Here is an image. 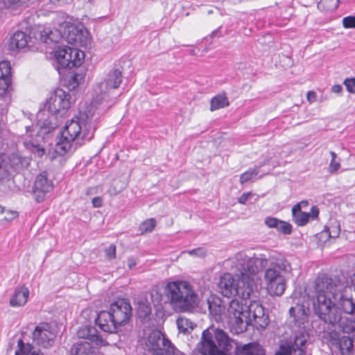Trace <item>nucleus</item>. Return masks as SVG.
Instances as JSON below:
<instances>
[{"instance_id":"obj_16","label":"nucleus","mask_w":355,"mask_h":355,"mask_svg":"<svg viewBox=\"0 0 355 355\" xmlns=\"http://www.w3.org/2000/svg\"><path fill=\"white\" fill-rule=\"evenodd\" d=\"M61 31V38H64L69 44L74 46H83L85 44L83 31L70 22L64 21L59 25Z\"/></svg>"},{"instance_id":"obj_38","label":"nucleus","mask_w":355,"mask_h":355,"mask_svg":"<svg viewBox=\"0 0 355 355\" xmlns=\"http://www.w3.org/2000/svg\"><path fill=\"white\" fill-rule=\"evenodd\" d=\"M330 155L331 159L329 164V171L330 173H334L340 168V164L336 161L337 155L334 151H331Z\"/></svg>"},{"instance_id":"obj_7","label":"nucleus","mask_w":355,"mask_h":355,"mask_svg":"<svg viewBox=\"0 0 355 355\" xmlns=\"http://www.w3.org/2000/svg\"><path fill=\"white\" fill-rule=\"evenodd\" d=\"M340 308L333 302L331 309H336L339 321L326 322L333 327H337L343 333L351 334L355 331V302L352 298H343L340 301Z\"/></svg>"},{"instance_id":"obj_4","label":"nucleus","mask_w":355,"mask_h":355,"mask_svg":"<svg viewBox=\"0 0 355 355\" xmlns=\"http://www.w3.org/2000/svg\"><path fill=\"white\" fill-rule=\"evenodd\" d=\"M132 309L125 299H118L110 304L108 311H100L96 324L105 332L115 333L118 328L127 324L131 318Z\"/></svg>"},{"instance_id":"obj_41","label":"nucleus","mask_w":355,"mask_h":355,"mask_svg":"<svg viewBox=\"0 0 355 355\" xmlns=\"http://www.w3.org/2000/svg\"><path fill=\"white\" fill-rule=\"evenodd\" d=\"M3 214H5L3 220L6 221H11L19 216L18 211L15 210H6L5 209Z\"/></svg>"},{"instance_id":"obj_51","label":"nucleus","mask_w":355,"mask_h":355,"mask_svg":"<svg viewBox=\"0 0 355 355\" xmlns=\"http://www.w3.org/2000/svg\"><path fill=\"white\" fill-rule=\"evenodd\" d=\"M350 283L352 286L354 288V291H355V272L350 277Z\"/></svg>"},{"instance_id":"obj_6","label":"nucleus","mask_w":355,"mask_h":355,"mask_svg":"<svg viewBox=\"0 0 355 355\" xmlns=\"http://www.w3.org/2000/svg\"><path fill=\"white\" fill-rule=\"evenodd\" d=\"M291 270L290 263L284 257L274 258L270 266L264 272L266 289L268 294L272 296H281L286 287V280L283 272Z\"/></svg>"},{"instance_id":"obj_2","label":"nucleus","mask_w":355,"mask_h":355,"mask_svg":"<svg viewBox=\"0 0 355 355\" xmlns=\"http://www.w3.org/2000/svg\"><path fill=\"white\" fill-rule=\"evenodd\" d=\"M337 285L327 273H319L315 279V300L313 307L316 315L324 322L339 321L336 309H331L335 298Z\"/></svg>"},{"instance_id":"obj_31","label":"nucleus","mask_w":355,"mask_h":355,"mask_svg":"<svg viewBox=\"0 0 355 355\" xmlns=\"http://www.w3.org/2000/svg\"><path fill=\"white\" fill-rule=\"evenodd\" d=\"M339 0H320L318 3V8L324 12H331L337 9Z\"/></svg>"},{"instance_id":"obj_8","label":"nucleus","mask_w":355,"mask_h":355,"mask_svg":"<svg viewBox=\"0 0 355 355\" xmlns=\"http://www.w3.org/2000/svg\"><path fill=\"white\" fill-rule=\"evenodd\" d=\"M94 130L87 122L82 121L79 119H72L66 123L62 135L64 139L69 141H89L94 136Z\"/></svg>"},{"instance_id":"obj_29","label":"nucleus","mask_w":355,"mask_h":355,"mask_svg":"<svg viewBox=\"0 0 355 355\" xmlns=\"http://www.w3.org/2000/svg\"><path fill=\"white\" fill-rule=\"evenodd\" d=\"M209 312L214 316L220 315L224 311V306L221 305V300L216 296H211L207 300Z\"/></svg>"},{"instance_id":"obj_37","label":"nucleus","mask_w":355,"mask_h":355,"mask_svg":"<svg viewBox=\"0 0 355 355\" xmlns=\"http://www.w3.org/2000/svg\"><path fill=\"white\" fill-rule=\"evenodd\" d=\"M8 175L6 164V155L0 153V180Z\"/></svg>"},{"instance_id":"obj_46","label":"nucleus","mask_w":355,"mask_h":355,"mask_svg":"<svg viewBox=\"0 0 355 355\" xmlns=\"http://www.w3.org/2000/svg\"><path fill=\"white\" fill-rule=\"evenodd\" d=\"M306 99L310 103H314L317 100V94L313 91H309L306 94Z\"/></svg>"},{"instance_id":"obj_20","label":"nucleus","mask_w":355,"mask_h":355,"mask_svg":"<svg viewBox=\"0 0 355 355\" xmlns=\"http://www.w3.org/2000/svg\"><path fill=\"white\" fill-rule=\"evenodd\" d=\"M77 336L80 338L89 340L98 346H107L108 343L101 336L96 334V329L90 326H84L77 331Z\"/></svg>"},{"instance_id":"obj_49","label":"nucleus","mask_w":355,"mask_h":355,"mask_svg":"<svg viewBox=\"0 0 355 355\" xmlns=\"http://www.w3.org/2000/svg\"><path fill=\"white\" fill-rule=\"evenodd\" d=\"M137 263V259L134 257H130L128 259V267L129 269H132Z\"/></svg>"},{"instance_id":"obj_32","label":"nucleus","mask_w":355,"mask_h":355,"mask_svg":"<svg viewBox=\"0 0 355 355\" xmlns=\"http://www.w3.org/2000/svg\"><path fill=\"white\" fill-rule=\"evenodd\" d=\"M157 225V221L155 218H150L144 220L139 227L141 234L150 233L154 230Z\"/></svg>"},{"instance_id":"obj_3","label":"nucleus","mask_w":355,"mask_h":355,"mask_svg":"<svg viewBox=\"0 0 355 355\" xmlns=\"http://www.w3.org/2000/svg\"><path fill=\"white\" fill-rule=\"evenodd\" d=\"M165 292L171 307L176 312H191L198 306V295L191 284L187 281L168 282Z\"/></svg>"},{"instance_id":"obj_45","label":"nucleus","mask_w":355,"mask_h":355,"mask_svg":"<svg viewBox=\"0 0 355 355\" xmlns=\"http://www.w3.org/2000/svg\"><path fill=\"white\" fill-rule=\"evenodd\" d=\"M253 196L252 192L243 193L239 198L238 202L242 205L245 204L248 200Z\"/></svg>"},{"instance_id":"obj_48","label":"nucleus","mask_w":355,"mask_h":355,"mask_svg":"<svg viewBox=\"0 0 355 355\" xmlns=\"http://www.w3.org/2000/svg\"><path fill=\"white\" fill-rule=\"evenodd\" d=\"M51 3L59 6L72 3L73 0H50Z\"/></svg>"},{"instance_id":"obj_22","label":"nucleus","mask_w":355,"mask_h":355,"mask_svg":"<svg viewBox=\"0 0 355 355\" xmlns=\"http://www.w3.org/2000/svg\"><path fill=\"white\" fill-rule=\"evenodd\" d=\"M31 37L23 31H16L10 38L9 48L10 49L19 50L28 46Z\"/></svg>"},{"instance_id":"obj_18","label":"nucleus","mask_w":355,"mask_h":355,"mask_svg":"<svg viewBox=\"0 0 355 355\" xmlns=\"http://www.w3.org/2000/svg\"><path fill=\"white\" fill-rule=\"evenodd\" d=\"M200 352L204 355H225L213 340V335L208 329L202 332L200 345Z\"/></svg>"},{"instance_id":"obj_1","label":"nucleus","mask_w":355,"mask_h":355,"mask_svg":"<svg viewBox=\"0 0 355 355\" xmlns=\"http://www.w3.org/2000/svg\"><path fill=\"white\" fill-rule=\"evenodd\" d=\"M236 268L239 272L237 278L229 273H223L218 282L221 294L227 297L238 296L243 300L250 298L253 291V286L259 272L257 257H248L242 252L236 257Z\"/></svg>"},{"instance_id":"obj_39","label":"nucleus","mask_w":355,"mask_h":355,"mask_svg":"<svg viewBox=\"0 0 355 355\" xmlns=\"http://www.w3.org/2000/svg\"><path fill=\"white\" fill-rule=\"evenodd\" d=\"M257 174L255 171H248L242 173L240 176V182L241 184L250 180L254 176Z\"/></svg>"},{"instance_id":"obj_10","label":"nucleus","mask_w":355,"mask_h":355,"mask_svg":"<svg viewBox=\"0 0 355 355\" xmlns=\"http://www.w3.org/2000/svg\"><path fill=\"white\" fill-rule=\"evenodd\" d=\"M54 58L62 68L72 69L83 64L85 53L76 48L60 46L54 51Z\"/></svg>"},{"instance_id":"obj_9","label":"nucleus","mask_w":355,"mask_h":355,"mask_svg":"<svg viewBox=\"0 0 355 355\" xmlns=\"http://www.w3.org/2000/svg\"><path fill=\"white\" fill-rule=\"evenodd\" d=\"M72 105L71 95L58 88L46 100L44 107L52 114L64 116Z\"/></svg>"},{"instance_id":"obj_54","label":"nucleus","mask_w":355,"mask_h":355,"mask_svg":"<svg viewBox=\"0 0 355 355\" xmlns=\"http://www.w3.org/2000/svg\"><path fill=\"white\" fill-rule=\"evenodd\" d=\"M202 250L201 248L193 249L189 252V254H191V255L197 254V252L199 250Z\"/></svg>"},{"instance_id":"obj_13","label":"nucleus","mask_w":355,"mask_h":355,"mask_svg":"<svg viewBox=\"0 0 355 355\" xmlns=\"http://www.w3.org/2000/svg\"><path fill=\"white\" fill-rule=\"evenodd\" d=\"M306 342L305 336L300 334L296 336L293 340L282 341L275 355H305Z\"/></svg>"},{"instance_id":"obj_50","label":"nucleus","mask_w":355,"mask_h":355,"mask_svg":"<svg viewBox=\"0 0 355 355\" xmlns=\"http://www.w3.org/2000/svg\"><path fill=\"white\" fill-rule=\"evenodd\" d=\"M342 89V87L340 85H335L332 87V91L334 93H340Z\"/></svg>"},{"instance_id":"obj_43","label":"nucleus","mask_w":355,"mask_h":355,"mask_svg":"<svg viewBox=\"0 0 355 355\" xmlns=\"http://www.w3.org/2000/svg\"><path fill=\"white\" fill-rule=\"evenodd\" d=\"M105 254L108 259H114L116 256V248L114 244H111L107 249H105Z\"/></svg>"},{"instance_id":"obj_23","label":"nucleus","mask_w":355,"mask_h":355,"mask_svg":"<svg viewBox=\"0 0 355 355\" xmlns=\"http://www.w3.org/2000/svg\"><path fill=\"white\" fill-rule=\"evenodd\" d=\"M236 354V355H266L264 349L256 342L237 347Z\"/></svg>"},{"instance_id":"obj_56","label":"nucleus","mask_w":355,"mask_h":355,"mask_svg":"<svg viewBox=\"0 0 355 355\" xmlns=\"http://www.w3.org/2000/svg\"><path fill=\"white\" fill-rule=\"evenodd\" d=\"M4 212V207L0 205V216L3 215Z\"/></svg>"},{"instance_id":"obj_42","label":"nucleus","mask_w":355,"mask_h":355,"mask_svg":"<svg viewBox=\"0 0 355 355\" xmlns=\"http://www.w3.org/2000/svg\"><path fill=\"white\" fill-rule=\"evenodd\" d=\"M343 83L348 92L355 94V78H346Z\"/></svg>"},{"instance_id":"obj_36","label":"nucleus","mask_w":355,"mask_h":355,"mask_svg":"<svg viewBox=\"0 0 355 355\" xmlns=\"http://www.w3.org/2000/svg\"><path fill=\"white\" fill-rule=\"evenodd\" d=\"M276 230L284 234H290L293 231V227L291 223L286 221L279 220Z\"/></svg>"},{"instance_id":"obj_52","label":"nucleus","mask_w":355,"mask_h":355,"mask_svg":"<svg viewBox=\"0 0 355 355\" xmlns=\"http://www.w3.org/2000/svg\"><path fill=\"white\" fill-rule=\"evenodd\" d=\"M297 204H300V209L303 207H306L309 205V202L307 200H302L300 202H298Z\"/></svg>"},{"instance_id":"obj_12","label":"nucleus","mask_w":355,"mask_h":355,"mask_svg":"<svg viewBox=\"0 0 355 355\" xmlns=\"http://www.w3.org/2000/svg\"><path fill=\"white\" fill-rule=\"evenodd\" d=\"M55 333L49 322H40L37 325L32 334L33 341L43 347H49L53 345Z\"/></svg>"},{"instance_id":"obj_44","label":"nucleus","mask_w":355,"mask_h":355,"mask_svg":"<svg viewBox=\"0 0 355 355\" xmlns=\"http://www.w3.org/2000/svg\"><path fill=\"white\" fill-rule=\"evenodd\" d=\"M279 219L275 218V217H267L265 219V224L269 227V228H275L277 227V225L279 224Z\"/></svg>"},{"instance_id":"obj_21","label":"nucleus","mask_w":355,"mask_h":355,"mask_svg":"<svg viewBox=\"0 0 355 355\" xmlns=\"http://www.w3.org/2000/svg\"><path fill=\"white\" fill-rule=\"evenodd\" d=\"M29 290L23 285L15 289L13 295L11 296L9 304L12 307H20L24 306L29 298Z\"/></svg>"},{"instance_id":"obj_28","label":"nucleus","mask_w":355,"mask_h":355,"mask_svg":"<svg viewBox=\"0 0 355 355\" xmlns=\"http://www.w3.org/2000/svg\"><path fill=\"white\" fill-rule=\"evenodd\" d=\"M62 35L61 31L55 29V31L44 28L40 33V39L42 42L47 43L49 41L58 42Z\"/></svg>"},{"instance_id":"obj_30","label":"nucleus","mask_w":355,"mask_h":355,"mask_svg":"<svg viewBox=\"0 0 355 355\" xmlns=\"http://www.w3.org/2000/svg\"><path fill=\"white\" fill-rule=\"evenodd\" d=\"M18 350L15 355H42L40 350H35L33 346L28 343H24L22 339L18 340Z\"/></svg>"},{"instance_id":"obj_15","label":"nucleus","mask_w":355,"mask_h":355,"mask_svg":"<svg viewBox=\"0 0 355 355\" xmlns=\"http://www.w3.org/2000/svg\"><path fill=\"white\" fill-rule=\"evenodd\" d=\"M171 345V343L160 331L153 330L148 335L146 346L153 355H164V352Z\"/></svg>"},{"instance_id":"obj_26","label":"nucleus","mask_w":355,"mask_h":355,"mask_svg":"<svg viewBox=\"0 0 355 355\" xmlns=\"http://www.w3.org/2000/svg\"><path fill=\"white\" fill-rule=\"evenodd\" d=\"M122 82V73L119 69L111 71L105 81V87L109 89H116Z\"/></svg>"},{"instance_id":"obj_55","label":"nucleus","mask_w":355,"mask_h":355,"mask_svg":"<svg viewBox=\"0 0 355 355\" xmlns=\"http://www.w3.org/2000/svg\"><path fill=\"white\" fill-rule=\"evenodd\" d=\"M295 308L291 307L289 309V313L291 316H294Z\"/></svg>"},{"instance_id":"obj_24","label":"nucleus","mask_w":355,"mask_h":355,"mask_svg":"<svg viewBox=\"0 0 355 355\" xmlns=\"http://www.w3.org/2000/svg\"><path fill=\"white\" fill-rule=\"evenodd\" d=\"M214 338L217 343L216 346L219 349H222L225 354L231 347V340L227 335L221 329L214 331Z\"/></svg>"},{"instance_id":"obj_33","label":"nucleus","mask_w":355,"mask_h":355,"mask_svg":"<svg viewBox=\"0 0 355 355\" xmlns=\"http://www.w3.org/2000/svg\"><path fill=\"white\" fill-rule=\"evenodd\" d=\"M177 325L180 331L185 333L193 329V324L184 317H180L177 320Z\"/></svg>"},{"instance_id":"obj_14","label":"nucleus","mask_w":355,"mask_h":355,"mask_svg":"<svg viewBox=\"0 0 355 355\" xmlns=\"http://www.w3.org/2000/svg\"><path fill=\"white\" fill-rule=\"evenodd\" d=\"M53 189V182L48 179L47 173L42 172L36 177L32 189V194L35 200L37 202H43L46 198V195Z\"/></svg>"},{"instance_id":"obj_40","label":"nucleus","mask_w":355,"mask_h":355,"mask_svg":"<svg viewBox=\"0 0 355 355\" xmlns=\"http://www.w3.org/2000/svg\"><path fill=\"white\" fill-rule=\"evenodd\" d=\"M343 26L345 28H355V16H347L343 19Z\"/></svg>"},{"instance_id":"obj_35","label":"nucleus","mask_w":355,"mask_h":355,"mask_svg":"<svg viewBox=\"0 0 355 355\" xmlns=\"http://www.w3.org/2000/svg\"><path fill=\"white\" fill-rule=\"evenodd\" d=\"M71 141H72L64 139L62 137L60 141L57 144L56 150L60 154H64L67 153L71 149Z\"/></svg>"},{"instance_id":"obj_53","label":"nucleus","mask_w":355,"mask_h":355,"mask_svg":"<svg viewBox=\"0 0 355 355\" xmlns=\"http://www.w3.org/2000/svg\"><path fill=\"white\" fill-rule=\"evenodd\" d=\"M37 151L40 156H42L45 153V150L43 148H37Z\"/></svg>"},{"instance_id":"obj_25","label":"nucleus","mask_w":355,"mask_h":355,"mask_svg":"<svg viewBox=\"0 0 355 355\" xmlns=\"http://www.w3.org/2000/svg\"><path fill=\"white\" fill-rule=\"evenodd\" d=\"M71 355H92L94 349L90 343L82 341L75 343L71 348Z\"/></svg>"},{"instance_id":"obj_17","label":"nucleus","mask_w":355,"mask_h":355,"mask_svg":"<svg viewBox=\"0 0 355 355\" xmlns=\"http://www.w3.org/2000/svg\"><path fill=\"white\" fill-rule=\"evenodd\" d=\"M318 215L319 209L316 206L311 207L310 213L302 211L300 204H296L292 208L293 220L297 226H304L310 219H316Z\"/></svg>"},{"instance_id":"obj_5","label":"nucleus","mask_w":355,"mask_h":355,"mask_svg":"<svg viewBox=\"0 0 355 355\" xmlns=\"http://www.w3.org/2000/svg\"><path fill=\"white\" fill-rule=\"evenodd\" d=\"M231 322L236 326V331H243L249 324H259V320L264 318V309L258 301H252L244 309L242 302L233 299L227 309Z\"/></svg>"},{"instance_id":"obj_11","label":"nucleus","mask_w":355,"mask_h":355,"mask_svg":"<svg viewBox=\"0 0 355 355\" xmlns=\"http://www.w3.org/2000/svg\"><path fill=\"white\" fill-rule=\"evenodd\" d=\"M340 331L332 329L328 332L329 342L336 346L341 355H355V336H340Z\"/></svg>"},{"instance_id":"obj_47","label":"nucleus","mask_w":355,"mask_h":355,"mask_svg":"<svg viewBox=\"0 0 355 355\" xmlns=\"http://www.w3.org/2000/svg\"><path fill=\"white\" fill-rule=\"evenodd\" d=\"M92 203L94 207L99 208L103 206V200L101 197H94L92 200Z\"/></svg>"},{"instance_id":"obj_34","label":"nucleus","mask_w":355,"mask_h":355,"mask_svg":"<svg viewBox=\"0 0 355 355\" xmlns=\"http://www.w3.org/2000/svg\"><path fill=\"white\" fill-rule=\"evenodd\" d=\"M84 80V77L82 74L74 73L67 81V87L69 89H75L77 88L81 82Z\"/></svg>"},{"instance_id":"obj_19","label":"nucleus","mask_w":355,"mask_h":355,"mask_svg":"<svg viewBox=\"0 0 355 355\" xmlns=\"http://www.w3.org/2000/svg\"><path fill=\"white\" fill-rule=\"evenodd\" d=\"M12 83L11 65L9 61L0 62V96H3L8 91Z\"/></svg>"},{"instance_id":"obj_27","label":"nucleus","mask_w":355,"mask_h":355,"mask_svg":"<svg viewBox=\"0 0 355 355\" xmlns=\"http://www.w3.org/2000/svg\"><path fill=\"white\" fill-rule=\"evenodd\" d=\"M230 105L229 100L225 93L219 94L214 96L210 101V110L214 111L219 110Z\"/></svg>"}]
</instances>
